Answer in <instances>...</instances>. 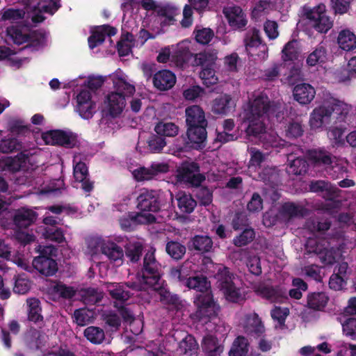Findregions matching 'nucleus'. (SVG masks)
Masks as SVG:
<instances>
[{
    "label": "nucleus",
    "mask_w": 356,
    "mask_h": 356,
    "mask_svg": "<svg viewBox=\"0 0 356 356\" xmlns=\"http://www.w3.org/2000/svg\"><path fill=\"white\" fill-rule=\"evenodd\" d=\"M186 136L188 141L184 147L185 149H193L195 150L203 149L207 145L208 125H186Z\"/></svg>",
    "instance_id": "16"
},
{
    "label": "nucleus",
    "mask_w": 356,
    "mask_h": 356,
    "mask_svg": "<svg viewBox=\"0 0 356 356\" xmlns=\"http://www.w3.org/2000/svg\"><path fill=\"white\" fill-rule=\"evenodd\" d=\"M215 277L227 301L236 303L243 300L241 289L234 282L235 275L229 268L225 266H218Z\"/></svg>",
    "instance_id": "7"
},
{
    "label": "nucleus",
    "mask_w": 356,
    "mask_h": 356,
    "mask_svg": "<svg viewBox=\"0 0 356 356\" xmlns=\"http://www.w3.org/2000/svg\"><path fill=\"white\" fill-rule=\"evenodd\" d=\"M37 251L41 255L33 260V267L42 275L46 276L53 275L57 271V264L54 259L46 257L45 254H54L56 248L53 245H39Z\"/></svg>",
    "instance_id": "12"
},
{
    "label": "nucleus",
    "mask_w": 356,
    "mask_h": 356,
    "mask_svg": "<svg viewBox=\"0 0 356 356\" xmlns=\"http://www.w3.org/2000/svg\"><path fill=\"white\" fill-rule=\"evenodd\" d=\"M196 205V201L191 195L188 196L184 192L182 194V192L179 191V209L185 213H191Z\"/></svg>",
    "instance_id": "59"
},
{
    "label": "nucleus",
    "mask_w": 356,
    "mask_h": 356,
    "mask_svg": "<svg viewBox=\"0 0 356 356\" xmlns=\"http://www.w3.org/2000/svg\"><path fill=\"white\" fill-rule=\"evenodd\" d=\"M74 177L75 179L74 187L81 188L85 192H90L93 188L92 183L88 179V168L85 163L80 161L79 156L74 158Z\"/></svg>",
    "instance_id": "21"
},
{
    "label": "nucleus",
    "mask_w": 356,
    "mask_h": 356,
    "mask_svg": "<svg viewBox=\"0 0 356 356\" xmlns=\"http://www.w3.org/2000/svg\"><path fill=\"white\" fill-rule=\"evenodd\" d=\"M32 161V157H29L23 153L15 158L5 156L0 159V170L24 172L33 169Z\"/></svg>",
    "instance_id": "17"
},
{
    "label": "nucleus",
    "mask_w": 356,
    "mask_h": 356,
    "mask_svg": "<svg viewBox=\"0 0 356 356\" xmlns=\"http://www.w3.org/2000/svg\"><path fill=\"white\" fill-rule=\"evenodd\" d=\"M249 343L246 337H237L229 351V356H245L248 353Z\"/></svg>",
    "instance_id": "42"
},
{
    "label": "nucleus",
    "mask_w": 356,
    "mask_h": 356,
    "mask_svg": "<svg viewBox=\"0 0 356 356\" xmlns=\"http://www.w3.org/2000/svg\"><path fill=\"white\" fill-rule=\"evenodd\" d=\"M117 33L116 29L109 26H101L95 28L92 32V35L88 38V44L90 49H94L102 44L105 37L112 36Z\"/></svg>",
    "instance_id": "28"
},
{
    "label": "nucleus",
    "mask_w": 356,
    "mask_h": 356,
    "mask_svg": "<svg viewBox=\"0 0 356 356\" xmlns=\"http://www.w3.org/2000/svg\"><path fill=\"white\" fill-rule=\"evenodd\" d=\"M282 53V58L284 62L297 60L299 54L298 41L296 40H292L288 42L284 45Z\"/></svg>",
    "instance_id": "48"
},
{
    "label": "nucleus",
    "mask_w": 356,
    "mask_h": 356,
    "mask_svg": "<svg viewBox=\"0 0 356 356\" xmlns=\"http://www.w3.org/2000/svg\"><path fill=\"white\" fill-rule=\"evenodd\" d=\"M328 296L323 291L309 293L307 297V307L314 311H323L329 301Z\"/></svg>",
    "instance_id": "31"
},
{
    "label": "nucleus",
    "mask_w": 356,
    "mask_h": 356,
    "mask_svg": "<svg viewBox=\"0 0 356 356\" xmlns=\"http://www.w3.org/2000/svg\"><path fill=\"white\" fill-rule=\"evenodd\" d=\"M157 60L172 66H178V46L172 45L162 49L157 56Z\"/></svg>",
    "instance_id": "37"
},
{
    "label": "nucleus",
    "mask_w": 356,
    "mask_h": 356,
    "mask_svg": "<svg viewBox=\"0 0 356 356\" xmlns=\"http://www.w3.org/2000/svg\"><path fill=\"white\" fill-rule=\"evenodd\" d=\"M343 332L350 339L356 340V318H348L342 324Z\"/></svg>",
    "instance_id": "64"
},
{
    "label": "nucleus",
    "mask_w": 356,
    "mask_h": 356,
    "mask_svg": "<svg viewBox=\"0 0 356 356\" xmlns=\"http://www.w3.org/2000/svg\"><path fill=\"white\" fill-rule=\"evenodd\" d=\"M27 15L34 22H41L44 19V13L53 15L60 7L58 0H26Z\"/></svg>",
    "instance_id": "11"
},
{
    "label": "nucleus",
    "mask_w": 356,
    "mask_h": 356,
    "mask_svg": "<svg viewBox=\"0 0 356 356\" xmlns=\"http://www.w3.org/2000/svg\"><path fill=\"white\" fill-rule=\"evenodd\" d=\"M138 220L147 224L156 221V213L159 210L156 191L143 190L138 197Z\"/></svg>",
    "instance_id": "6"
},
{
    "label": "nucleus",
    "mask_w": 356,
    "mask_h": 356,
    "mask_svg": "<svg viewBox=\"0 0 356 356\" xmlns=\"http://www.w3.org/2000/svg\"><path fill=\"white\" fill-rule=\"evenodd\" d=\"M48 293L55 300L60 298H70L74 295L75 291L72 287L62 283L51 282L48 287Z\"/></svg>",
    "instance_id": "36"
},
{
    "label": "nucleus",
    "mask_w": 356,
    "mask_h": 356,
    "mask_svg": "<svg viewBox=\"0 0 356 356\" xmlns=\"http://www.w3.org/2000/svg\"><path fill=\"white\" fill-rule=\"evenodd\" d=\"M84 336L92 343L100 344L105 339L104 331L96 326H90L85 329Z\"/></svg>",
    "instance_id": "50"
},
{
    "label": "nucleus",
    "mask_w": 356,
    "mask_h": 356,
    "mask_svg": "<svg viewBox=\"0 0 356 356\" xmlns=\"http://www.w3.org/2000/svg\"><path fill=\"white\" fill-rule=\"evenodd\" d=\"M195 188H197L195 196L200 204L208 206L211 204L213 200V191L208 187L202 186V184L199 187Z\"/></svg>",
    "instance_id": "55"
},
{
    "label": "nucleus",
    "mask_w": 356,
    "mask_h": 356,
    "mask_svg": "<svg viewBox=\"0 0 356 356\" xmlns=\"http://www.w3.org/2000/svg\"><path fill=\"white\" fill-rule=\"evenodd\" d=\"M148 149L152 153H159L166 145L167 142L161 136L152 134L151 135L147 141Z\"/></svg>",
    "instance_id": "56"
},
{
    "label": "nucleus",
    "mask_w": 356,
    "mask_h": 356,
    "mask_svg": "<svg viewBox=\"0 0 356 356\" xmlns=\"http://www.w3.org/2000/svg\"><path fill=\"white\" fill-rule=\"evenodd\" d=\"M216 58L214 55L209 53L192 54L190 51L184 52L179 50V69H182L184 64L202 66L200 77L202 79L203 83L209 87L217 83L218 81L213 69Z\"/></svg>",
    "instance_id": "4"
},
{
    "label": "nucleus",
    "mask_w": 356,
    "mask_h": 356,
    "mask_svg": "<svg viewBox=\"0 0 356 356\" xmlns=\"http://www.w3.org/2000/svg\"><path fill=\"white\" fill-rule=\"evenodd\" d=\"M259 293L263 298L271 302H277L282 297L281 290L273 286H263L259 289Z\"/></svg>",
    "instance_id": "54"
},
{
    "label": "nucleus",
    "mask_w": 356,
    "mask_h": 356,
    "mask_svg": "<svg viewBox=\"0 0 356 356\" xmlns=\"http://www.w3.org/2000/svg\"><path fill=\"white\" fill-rule=\"evenodd\" d=\"M138 213H129L120 220L121 227L127 231L131 230L134 227L139 224H147V222H142L138 219Z\"/></svg>",
    "instance_id": "57"
},
{
    "label": "nucleus",
    "mask_w": 356,
    "mask_h": 356,
    "mask_svg": "<svg viewBox=\"0 0 356 356\" xmlns=\"http://www.w3.org/2000/svg\"><path fill=\"white\" fill-rule=\"evenodd\" d=\"M96 316V313L92 309L82 308L76 309L74 314L76 323L80 326H84L91 323Z\"/></svg>",
    "instance_id": "47"
},
{
    "label": "nucleus",
    "mask_w": 356,
    "mask_h": 356,
    "mask_svg": "<svg viewBox=\"0 0 356 356\" xmlns=\"http://www.w3.org/2000/svg\"><path fill=\"white\" fill-rule=\"evenodd\" d=\"M186 125H208L203 109L197 105L188 106L186 109Z\"/></svg>",
    "instance_id": "27"
},
{
    "label": "nucleus",
    "mask_w": 356,
    "mask_h": 356,
    "mask_svg": "<svg viewBox=\"0 0 356 356\" xmlns=\"http://www.w3.org/2000/svg\"><path fill=\"white\" fill-rule=\"evenodd\" d=\"M126 14L123 19L122 31L123 35L122 39L118 43V50L120 56H124L129 54L133 47L136 46L134 41V35L129 31L133 30L137 26L134 19H126Z\"/></svg>",
    "instance_id": "19"
},
{
    "label": "nucleus",
    "mask_w": 356,
    "mask_h": 356,
    "mask_svg": "<svg viewBox=\"0 0 356 356\" xmlns=\"http://www.w3.org/2000/svg\"><path fill=\"white\" fill-rule=\"evenodd\" d=\"M42 235L44 238L55 241L58 243H62L65 240L62 230L54 227L43 229Z\"/></svg>",
    "instance_id": "58"
},
{
    "label": "nucleus",
    "mask_w": 356,
    "mask_h": 356,
    "mask_svg": "<svg viewBox=\"0 0 356 356\" xmlns=\"http://www.w3.org/2000/svg\"><path fill=\"white\" fill-rule=\"evenodd\" d=\"M202 348L207 356H221L224 347L217 337L207 335L202 339Z\"/></svg>",
    "instance_id": "30"
},
{
    "label": "nucleus",
    "mask_w": 356,
    "mask_h": 356,
    "mask_svg": "<svg viewBox=\"0 0 356 356\" xmlns=\"http://www.w3.org/2000/svg\"><path fill=\"white\" fill-rule=\"evenodd\" d=\"M191 242L193 248L201 253L209 252L213 248V241L208 236L196 235Z\"/></svg>",
    "instance_id": "41"
},
{
    "label": "nucleus",
    "mask_w": 356,
    "mask_h": 356,
    "mask_svg": "<svg viewBox=\"0 0 356 356\" xmlns=\"http://www.w3.org/2000/svg\"><path fill=\"white\" fill-rule=\"evenodd\" d=\"M140 4L147 13L143 19V26L157 29L159 24L166 26L175 22V8L170 5L161 6L155 0H140Z\"/></svg>",
    "instance_id": "5"
},
{
    "label": "nucleus",
    "mask_w": 356,
    "mask_h": 356,
    "mask_svg": "<svg viewBox=\"0 0 356 356\" xmlns=\"http://www.w3.org/2000/svg\"><path fill=\"white\" fill-rule=\"evenodd\" d=\"M114 91L109 92L104 97L103 112L112 117L119 116L126 106L125 96L135 92V87L128 81L127 76L120 70L109 76Z\"/></svg>",
    "instance_id": "3"
},
{
    "label": "nucleus",
    "mask_w": 356,
    "mask_h": 356,
    "mask_svg": "<svg viewBox=\"0 0 356 356\" xmlns=\"http://www.w3.org/2000/svg\"><path fill=\"white\" fill-rule=\"evenodd\" d=\"M31 288V282L24 275L18 276L15 282L14 292L19 294L27 293Z\"/></svg>",
    "instance_id": "62"
},
{
    "label": "nucleus",
    "mask_w": 356,
    "mask_h": 356,
    "mask_svg": "<svg viewBox=\"0 0 356 356\" xmlns=\"http://www.w3.org/2000/svg\"><path fill=\"white\" fill-rule=\"evenodd\" d=\"M106 241L98 237L88 239L85 253L92 259H98L100 254L104 252Z\"/></svg>",
    "instance_id": "35"
},
{
    "label": "nucleus",
    "mask_w": 356,
    "mask_h": 356,
    "mask_svg": "<svg viewBox=\"0 0 356 356\" xmlns=\"http://www.w3.org/2000/svg\"><path fill=\"white\" fill-rule=\"evenodd\" d=\"M25 11L19 8H6L1 13V19L8 23H17L25 16Z\"/></svg>",
    "instance_id": "46"
},
{
    "label": "nucleus",
    "mask_w": 356,
    "mask_h": 356,
    "mask_svg": "<svg viewBox=\"0 0 356 356\" xmlns=\"http://www.w3.org/2000/svg\"><path fill=\"white\" fill-rule=\"evenodd\" d=\"M335 104H323L314 108L310 115L309 124L312 128L318 129L329 123L330 117L335 111Z\"/></svg>",
    "instance_id": "22"
},
{
    "label": "nucleus",
    "mask_w": 356,
    "mask_h": 356,
    "mask_svg": "<svg viewBox=\"0 0 356 356\" xmlns=\"http://www.w3.org/2000/svg\"><path fill=\"white\" fill-rule=\"evenodd\" d=\"M36 217L35 212L26 208H22L15 212L14 222L17 230L15 232V236L21 243L27 244L34 241V235L29 234L24 229L31 225L35 220Z\"/></svg>",
    "instance_id": "9"
},
{
    "label": "nucleus",
    "mask_w": 356,
    "mask_h": 356,
    "mask_svg": "<svg viewBox=\"0 0 356 356\" xmlns=\"http://www.w3.org/2000/svg\"><path fill=\"white\" fill-rule=\"evenodd\" d=\"M243 329L248 337L254 339L264 337L266 332V328L261 318L254 312L245 314Z\"/></svg>",
    "instance_id": "20"
},
{
    "label": "nucleus",
    "mask_w": 356,
    "mask_h": 356,
    "mask_svg": "<svg viewBox=\"0 0 356 356\" xmlns=\"http://www.w3.org/2000/svg\"><path fill=\"white\" fill-rule=\"evenodd\" d=\"M76 111L83 119H89L96 112V102L92 99V92L86 88H81L76 95Z\"/></svg>",
    "instance_id": "18"
},
{
    "label": "nucleus",
    "mask_w": 356,
    "mask_h": 356,
    "mask_svg": "<svg viewBox=\"0 0 356 356\" xmlns=\"http://www.w3.org/2000/svg\"><path fill=\"white\" fill-rule=\"evenodd\" d=\"M261 118V117L244 116L243 123L246 125L247 135L257 137L265 131L266 126Z\"/></svg>",
    "instance_id": "34"
},
{
    "label": "nucleus",
    "mask_w": 356,
    "mask_h": 356,
    "mask_svg": "<svg viewBox=\"0 0 356 356\" xmlns=\"http://www.w3.org/2000/svg\"><path fill=\"white\" fill-rule=\"evenodd\" d=\"M154 131L158 135L173 137L178 133V128L172 122H160L155 126Z\"/></svg>",
    "instance_id": "51"
},
{
    "label": "nucleus",
    "mask_w": 356,
    "mask_h": 356,
    "mask_svg": "<svg viewBox=\"0 0 356 356\" xmlns=\"http://www.w3.org/2000/svg\"><path fill=\"white\" fill-rule=\"evenodd\" d=\"M289 314V309L287 307H275L270 312L272 318L277 321L280 327L285 325V321Z\"/></svg>",
    "instance_id": "61"
},
{
    "label": "nucleus",
    "mask_w": 356,
    "mask_h": 356,
    "mask_svg": "<svg viewBox=\"0 0 356 356\" xmlns=\"http://www.w3.org/2000/svg\"><path fill=\"white\" fill-rule=\"evenodd\" d=\"M198 344L195 337L186 334L179 342V356H197Z\"/></svg>",
    "instance_id": "38"
},
{
    "label": "nucleus",
    "mask_w": 356,
    "mask_h": 356,
    "mask_svg": "<svg viewBox=\"0 0 356 356\" xmlns=\"http://www.w3.org/2000/svg\"><path fill=\"white\" fill-rule=\"evenodd\" d=\"M327 58V51L323 45H318L316 48L308 56L307 63L311 67L325 62Z\"/></svg>",
    "instance_id": "44"
},
{
    "label": "nucleus",
    "mask_w": 356,
    "mask_h": 356,
    "mask_svg": "<svg viewBox=\"0 0 356 356\" xmlns=\"http://www.w3.org/2000/svg\"><path fill=\"white\" fill-rule=\"evenodd\" d=\"M235 107V104L229 95L224 94L213 101L212 112L217 115H227Z\"/></svg>",
    "instance_id": "26"
},
{
    "label": "nucleus",
    "mask_w": 356,
    "mask_h": 356,
    "mask_svg": "<svg viewBox=\"0 0 356 356\" xmlns=\"http://www.w3.org/2000/svg\"><path fill=\"white\" fill-rule=\"evenodd\" d=\"M186 286L197 292L194 300L197 310L191 315V318L207 323L216 318L220 307L213 299L211 283L207 277L202 275L189 277Z\"/></svg>",
    "instance_id": "2"
},
{
    "label": "nucleus",
    "mask_w": 356,
    "mask_h": 356,
    "mask_svg": "<svg viewBox=\"0 0 356 356\" xmlns=\"http://www.w3.org/2000/svg\"><path fill=\"white\" fill-rule=\"evenodd\" d=\"M200 167L195 161H184L179 165V181L183 180L191 187H199L205 180L206 176L200 173Z\"/></svg>",
    "instance_id": "14"
},
{
    "label": "nucleus",
    "mask_w": 356,
    "mask_h": 356,
    "mask_svg": "<svg viewBox=\"0 0 356 356\" xmlns=\"http://www.w3.org/2000/svg\"><path fill=\"white\" fill-rule=\"evenodd\" d=\"M105 245L103 254H104L109 261L115 265L120 266L123 263V250L109 240L106 241V243Z\"/></svg>",
    "instance_id": "33"
},
{
    "label": "nucleus",
    "mask_w": 356,
    "mask_h": 356,
    "mask_svg": "<svg viewBox=\"0 0 356 356\" xmlns=\"http://www.w3.org/2000/svg\"><path fill=\"white\" fill-rule=\"evenodd\" d=\"M255 238V232L252 228H245L243 231L233 239V243L237 247H242L250 243Z\"/></svg>",
    "instance_id": "52"
},
{
    "label": "nucleus",
    "mask_w": 356,
    "mask_h": 356,
    "mask_svg": "<svg viewBox=\"0 0 356 356\" xmlns=\"http://www.w3.org/2000/svg\"><path fill=\"white\" fill-rule=\"evenodd\" d=\"M270 105L268 98L259 96L253 100L249 109L245 113L244 116L262 118L264 114L268 111Z\"/></svg>",
    "instance_id": "29"
},
{
    "label": "nucleus",
    "mask_w": 356,
    "mask_h": 356,
    "mask_svg": "<svg viewBox=\"0 0 356 356\" xmlns=\"http://www.w3.org/2000/svg\"><path fill=\"white\" fill-rule=\"evenodd\" d=\"M304 15L318 32L325 33L332 28V22L326 15L324 5H319L312 9L304 7Z\"/></svg>",
    "instance_id": "13"
},
{
    "label": "nucleus",
    "mask_w": 356,
    "mask_h": 356,
    "mask_svg": "<svg viewBox=\"0 0 356 356\" xmlns=\"http://www.w3.org/2000/svg\"><path fill=\"white\" fill-rule=\"evenodd\" d=\"M308 166L307 161L304 158L297 157L290 161L286 171L289 175H302L306 173Z\"/></svg>",
    "instance_id": "43"
},
{
    "label": "nucleus",
    "mask_w": 356,
    "mask_h": 356,
    "mask_svg": "<svg viewBox=\"0 0 356 356\" xmlns=\"http://www.w3.org/2000/svg\"><path fill=\"white\" fill-rule=\"evenodd\" d=\"M154 254V250L151 249L145 256L142 275L138 277L139 284H106V289L113 299L121 302L128 300L130 297V292L126 290L127 288L136 290L151 289L155 293H158L161 297H166L168 292L163 286V282L161 280L159 264L155 261Z\"/></svg>",
    "instance_id": "1"
},
{
    "label": "nucleus",
    "mask_w": 356,
    "mask_h": 356,
    "mask_svg": "<svg viewBox=\"0 0 356 356\" xmlns=\"http://www.w3.org/2000/svg\"><path fill=\"white\" fill-rule=\"evenodd\" d=\"M168 166L165 163H154L149 168L138 167L131 171V173L138 181L150 180L159 173L165 172Z\"/></svg>",
    "instance_id": "23"
},
{
    "label": "nucleus",
    "mask_w": 356,
    "mask_h": 356,
    "mask_svg": "<svg viewBox=\"0 0 356 356\" xmlns=\"http://www.w3.org/2000/svg\"><path fill=\"white\" fill-rule=\"evenodd\" d=\"M105 79L102 76H90L84 80L81 86L83 88L88 89L92 93L102 86Z\"/></svg>",
    "instance_id": "60"
},
{
    "label": "nucleus",
    "mask_w": 356,
    "mask_h": 356,
    "mask_svg": "<svg viewBox=\"0 0 356 356\" xmlns=\"http://www.w3.org/2000/svg\"><path fill=\"white\" fill-rule=\"evenodd\" d=\"M337 42L339 47L346 51L356 48V35L348 29H343L339 33Z\"/></svg>",
    "instance_id": "39"
},
{
    "label": "nucleus",
    "mask_w": 356,
    "mask_h": 356,
    "mask_svg": "<svg viewBox=\"0 0 356 356\" xmlns=\"http://www.w3.org/2000/svg\"><path fill=\"white\" fill-rule=\"evenodd\" d=\"M42 139L47 145L72 148L78 143L77 136L70 131L51 130L42 133Z\"/></svg>",
    "instance_id": "15"
},
{
    "label": "nucleus",
    "mask_w": 356,
    "mask_h": 356,
    "mask_svg": "<svg viewBox=\"0 0 356 356\" xmlns=\"http://www.w3.org/2000/svg\"><path fill=\"white\" fill-rule=\"evenodd\" d=\"M309 189L314 193L326 191L331 195H334L339 191L337 188L332 186L330 183L324 180L312 181L309 184Z\"/></svg>",
    "instance_id": "53"
},
{
    "label": "nucleus",
    "mask_w": 356,
    "mask_h": 356,
    "mask_svg": "<svg viewBox=\"0 0 356 356\" xmlns=\"http://www.w3.org/2000/svg\"><path fill=\"white\" fill-rule=\"evenodd\" d=\"M307 213L306 209L294 202H287L284 203L280 208L282 216L291 219L297 217H303Z\"/></svg>",
    "instance_id": "40"
},
{
    "label": "nucleus",
    "mask_w": 356,
    "mask_h": 356,
    "mask_svg": "<svg viewBox=\"0 0 356 356\" xmlns=\"http://www.w3.org/2000/svg\"><path fill=\"white\" fill-rule=\"evenodd\" d=\"M309 159L318 166H323L325 168H330L338 175L336 178L343 177V174L347 173V167L342 165L336 156L324 149H311L308 152Z\"/></svg>",
    "instance_id": "10"
},
{
    "label": "nucleus",
    "mask_w": 356,
    "mask_h": 356,
    "mask_svg": "<svg viewBox=\"0 0 356 356\" xmlns=\"http://www.w3.org/2000/svg\"><path fill=\"white\" fill-rule=\"evenodd\" d=\"M315 95L314 88L309 83H299L293 90L294 99L302 105L309 104L314 99Z\"/></svg>",
    "instance_id": "25"
},
{
    "label": "nucleus",
    "mask_w": 356,
    "mask_h": 356,
    "mask_svg": "<svg viewBox=\"0 0 356 356\" xmlns=\"http://www.w3.org/2000/svg\"><path fill=\"white\" fill-rule=\"evenodd\" d=\"M20 147L19 142L13 137L3 138L0 143V151L5 153L19 149Z\"/></svg>",
    "instance_id": "63"
},
{
    "label": "nucleus",
    "mask_w": 356,
    "mask_h": 356,
    "mask_svg": "<svg viewBox=\"0 0 356 356\" xmlns=\"http://www.w3.org/2000/svg\"><path fill=\"white\" fill-rule=\"evenodd\" d=\"M307 245L312 246L311 249H309V252L316 253L319 260L324 266L333 265L337 262L339 253L334 248L327 249L322 248L316 244L315 240L308 241Z\"/></svg>",
    "instance_id": "24"
},
{
    "label": "nucleus",
    "mask_w": 356,
    "mask_h": 356,
    "mask_svg": "<svg viewBox=\"0 0 356 356\" xmlns=\"http://www.w3.org/2000/svg\"><path fill=\"white\" fill-rule=\"evenodd\" d=\"M8 36L17 44L27 43V47L38 50L46 44V37L38 32H31L27 27H10L7 29Z\"/></svg>",
    "instance_id": "8"
},
{
    "label": "nucleus",
    "mask_w": 356,
    "mask_h": 356,
    "mask_svg": "<svg viewBox=\"0 0 356 356\" xmlns=\"http://www.w3.org/2000/svg\"><path fill=\"white\" fill-rule=\"evenodd\" d=\"M176 81L175 75L169 70H161L154 74V85L161 90H165L174 86Z\"/></svg>",
    "instance_id": "32"
},
{
    "label": "nucleus",
    "mask_w": 356,
    "mask_h": 356,
    "mask_svg": "<svg viewBox=\"0 0 356 356\" xmlns=\"http://www.w3.org/2000/svg\"><path fill=\"white\" fill-rule=\"evenodd\" d=\"M28 316L29 319L35 323L41 321L42 316L41 315V308L40 302L36 298L27 299Z\"/></svg>",
    "instance_id": "49"
},
{
    "label": "nucleus",
    "mask_w": 356,
    "mask_h": 356,
    "mask_svg": "<svg viewBox=\"0 0 356 356\" xmlns=\"http://www.w3.org/2000/svg\"><path fill=\"white\" fill-rule=\"evenodd\" d=\"M260 31L256 28L248 30L244 37V44L246 49L257 48L262 44Z\"/></svg>",
    "instance_id": "45"
}]
</instances>
